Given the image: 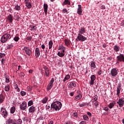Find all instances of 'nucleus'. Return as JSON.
<instances>
[{"label":"nucleus","mask_w":124,"mask_h":124,"mask_svg":"<svg viewBox=\"0 0 124 124\" xmlns=\"http://www.w3.org/2000/svg\"><path fill=\"white\" fill-rule=\"evenodd\" d=\"M62 103L60 101L53 102L50 107L51 109H54L55 111H60L62 109Z\"/></svg>","instance_id":"1"},{"label":"nucleus","mask_w":124,"mask_h":124,"mask_svg":"<svg viewBox=\"0 0 124 124\" xmlns=\"http://www.w3.org/2000/svg\"><path fill=\"white\" fill-rule=\"evenodd\" d=\"M11 38V36L9 34H5L3 35L0 39L1 42L2 43H4L7 41L8 39H10Z\"/></svg>","instance_id":"2"},{"label":"nucleus","mask_w":124,"mask_h":124,"mask_svg":"<svg viewBox=\"0 0 124 124\" xmlns=\"http://www.w3.org/2000/svg\"><path fill=\"white\" fill-rule=\"evenodd\" d=\"M23 51H25V54L28 55V56H31L32 54V51H31V49L29 47L24 46L23 49Z\"/></svg>","instance_id":"3"},{"label":"nucleus","mask_w":124,"mask_h":124,"mask_svg":"<svg viewBox=\"0 0 124 124\" xmlns=\"http://www.w3.org/2000/svg\"><path fill=\"white\" fill-rule=\"evenodd\" d=\"M54 82H55V80L54 78H51L49 83H48L47 87V91H50L53 88V86H54Z\"/></svg>","instance_id":"4"},{"label":"nucleus","mask_w":124,"mask_h":124,"mask_svg":"<svg viewBox=\"0 0 124 124\" xmlns=\"http://www.w3.org/2000/svg\"><path fill=\"white\" fill-rule=\"evenodd\" d=\"M0 111L2 112L1 115L4 118H6V117L8 116V113L7 112V111H6V109H5V108H4V107H2L1 108Z\"/></svg>","instance_id":"5"},{"label":"nucleus","mask_w":124,"mask_h":124,"mask_svg":"<svg viewBox=\"0 0 124 124\" xmlns=\"http://www.w3.org/2000/svg\"><path fill=\"white\" fill-rule=\"evenodd\" d=\"M79 40V41H81V42H83L84 41H85V40H87V38L81 34H78V36L77 37V38L76 39V40Z\"/></svg>","instance_id":"6"},{"label":"nucleus","mask_w":124,"mask_h":124,"mask_svg":"<svg viewBox=\"0 0 124 124\" xmlns=\"http://www.w3.org/2000/svg\"><path fill=\"white\" fill-rule=\"evenodd\" d=\"M110 75L112 77H115V76H117V75H118V70H117V68H114L111 69L110 71Z\"/></svg>","instance_id":"7"},{"label":"nucleus","mask_w":124,"mask_h":124,"mask_svg":"<svg viewBox=\"0 0 124 124\" xmlns=\"http://www.w3.org/2000/svg\"><path fill=\"white\" fill-rule=\"evenodd\" d=\"M121 91H122V84L119 83L117 87L116 92L117 96H120V93H121Z\"/></svg>","instance_id":"8"},{"label":"nucleus","mask_w":124,"mask_h":124,"mask_svg":"<svg viewBox=\"0 0 124 124\" xmlns=\"http://www.w3.org/2000/svg\"><path fill=\"white\" fill-rule=\"evenodd\" d=\"M19 108L21 110L23 111L27 109V103L26 102H23L21 104L19 105Z\"/></svg>","instance_id":"9"},{"label":"nucleus","mask_w":124,"mask_h":124,"mask_svg":"<svg viewBox=\"0 0 124 124\" xmlns=\"http://www.w3.org/2000/svg\"><path fill=\"white\" fill-rule=\"evenodd\" d=\"M117 104H118L119 107H123L124 105V98H120L118 101L117 102Z\"/></svg>","instance_id":"10"},{"label":"nucleus","mask_w":124,"mask_h":124,"mask_svg":"<svg viewBox=\"0 0 124 124\" xmlns=\"http://www.w3.org/2000/svg\"><path fill=\"white\" fill-rule=\"evenodd\" d=\"M77 13L81 16L82 13H83V9H82V5L79 4L78 5V8L77 9Z\"/></svg>","instance_id":"11"},{"label":"nucleus","mask_w":124,"mask_h":124,"mask_svg":"<svg viewBox=\"0 0 124 124\" xmlns=\"http://www.w3.org/2000/svg\"><path fill=\"white\" fill-rule=\"evenodd\" d=\"M117 61H119V62H124V54H120L119 56H117Z\"/></svg>","instance_id":"12"},{"label":"nucleus","mask_w":124,"mask_h":124,"mask_svg":"<svg viewBox=\"0 0 124 124\" xmlns=\"http://www.w3.org/2000/svg\"><path fill=\"white\" fill-rule=\"evenodd\" d=\"M44 69L45 70V74L46 77H49V75L50 74V71L49 70V68L46 66L44 67Z\"/></svg>","instance_id":"13"},{"label":"nucleus","mask_w":124,"mask_h":124,"mask_svg":"<svg viewBox=\"0 0 124 124\" xmlns=\"http://www.w3.org/2000/svg\"><path fill=\"white\" fill-rule=\"evenodd\" d=\"M26 6L30 9L31 8V1L30 0H25Z\"/></svg>","instance_id":"14"},{"label":"nucleus","mask_w":124,"mask_h":124,"mask_svg":"<svg viewBox=\"0 0 124 124\" xmlns=\"http://www.w3.org/2000/svg\"><path fill=\"white\" fill-rule=\"evenodd\" d=\"M96 78L95 77V76L94 75H93L91 77V80H90V85H94V80H95Z\"/></svg>","instance_id":"15"},{"label":"nucleus","mask_w":124,"mask_h":124,"mask_svg":"<svg viewBox=\"0 0 124 124\" xmlns=\"http://www.w3.org/2000/svg\"><path fill=\"white\" fill-rule=\"evenodd\" d=\"M35 56H36V57L38 58V57L40 56V50H39V48L37 47L35 48Z\"/></svg>","instance_id":"16"},{"label":"nucleus","mask_w":124,"mask_h":124,"mask_svg":"<svg viewBox=\"0 0 124 124\" xmlns=\"http://www.w3.org/2000/svg\"><path fill=\"white\" fill-rule=\"evenodd\" d=\"M90 66L91 67V69H95V68H96V65H95V62L94 61H91Z\"/></svg>","instance_id":"17"},{"label":"nucleus","mask_w":124,"mask_h":124,"mask_svg":"<svg viewBox=\"0 0 124 124\" xmlns=\"http://www.w3.org/2000/svg\"><path fill=\"white\" fill-rule=\"evenodd\" d=\"M35 110H36V108L33 106H31L29 108V111L30 113H32V114H33V113L35 112Z\"/></svg>","instance_id":"18"},{"label":"nucleus","mask_w":124,"mask_h":124,"mask_svg":"<svg viewBox=\"0 0 124 124\" xmlns=\"http://www.w3.org/2000/svg\"><path fill=\"white\" fill-rule=\"evenodd\" d=\"M44 9L45 15L46 16H47V13H48V4L46 3L44 4Z\"/></svg>","instance_id":"19"},{"label":"nucleus","mask_w":124,"mask_h":124,"mask_svg":"<svg viewBox=\"0 0 124 124\" xmlns=\"http://www.w3.org/2000/svg\"><path fill=\"white\" fill-rule=\"evenodd\" d=\"M84 32H86V28L81 27V28L79 30L78 34H83Z\"/></svg>","instance_id":"20"},{"label":"nucleus","mask_w":124,"mask_h":124,"mask_svg":"<svg viewBox=\"0 0 124 124\" xmlns=\"http://www.w3.org/2000/svg\"><path fill=\"white\" fill-rule=\"evenodd\" d=\"M121 47L118 45H115L113 46V50L115 52H119Z\"/></svg>","instance_id":"21"},{"label":"nucleus","mask_w":124,"mask_h":124,"mask_svg":"<svg viewBox=\"0 0 124 124\" xmlns=\"http://www.w3.org/2000/svg\"><path fill=\"white\" fill-rule=\"evenodd\" d=\"M8 20L10 23L13 22V16L11 15H9L7 17Z\"/></svg>","instance_id":"22"},{"label":"nucleus","mask_w":124,"mask_h":124,"mask_svg":"<svg viewBox=\"0 0 124 124\" xmlns=\"http://www.w3.org/2000/svg\"><path fill=\"white\" fill-rule=\"evenodd\" d=\"M64 43L66 46H67V47H68V46H70V40L67 39H65L64 40Z\"/></svg>","instance_id":"23"},{"label":"nucleus","mask_w":124,"mask_h":124,"mask_svg":"<svg viewBox=\"0 0 124 124\" xmlns=\"http://www.w3.org/2000/svg\"><path fill=\"white\" fill-rule=\"evenodd\" d=\"M4 76L5 79V82L6 83H9L10 82V80L9 79V78H8V76H7V74H4Z\"/></svg>","instance_id":"24"},{"label":"nucleus","mask_w":124,"mask_h":124,"mask_svg":"<svg viewBox=\"0 0 124 124\" xmlns=\"http://www.w3.org/2000/svg\"><path fill=\"white\" fill-rule=\"evenodd\" d=\"M68 4V5H70V1L69 0H64L62 5L63 6Z\"/></svg>","instance_id":"25"},{"label":"nucleus","mask_w":124,"mask_h":124,"mask_svg":"<svg viewBox=\"0 0 124 124\" xmlns=\"http://www.w3.org/2000/svg\"><path fill=\"white\" fill-rule=\"evenodd\" d=\"M115 106V101L112 102V103H110L108 105V107L110 109H112Z\"/></svg>","instance_id":"26"},{"label":"nucleus","mask_w":124,"mask_h":124,"mask_svg":"<svg viewBox=\"0 0 124 124\" xmlns=\"http://www.w3.org/2000/svg\"><path fill=\"white\" fill-rule=\"evenodd\" d=\"M15 111H16V108H15V107H12L10 110L11 113L14 114V113H15Z\"/></svg>","instance_id":"27"},{"label":"nucleus","mask_w":124,"mask_h":124,"mask_svg":"<svg viewBox=\"0 0 124 124\" xmlns=\"http://www.w3.org/2000/svg\"><path fill=\"white\" fill-rule=\"evenodd\" d=\"M70 79V75H67L64 78V79L63 80V82H65L67 81V80H69Z\"/></svg>","instance_id":"28"},{"label":"nucleus","mask_w":124,"mask_h":124,"mask_svg":"<svg viewBox=\"0 0 124 124\" xmlns=\"http://www.w3.org/2000/svg\"><path fill=\"white\" fill-rule=\"evenodd\" d=\"M81 98H82V95L80 94H79V95H77L75 97V100H79V99H81Z\"/></svg>","instance_id":"29"},{"label":"nucleus","mask_w":124,"mask_h":124,"mask_svg":"<svg viewBox=\"0 0 124 124\" xmlns=\"http://www.w3.org/2000/svg\"><path fill=\"white\" fill-rule=\"evenodd\" d=\"M48 45H49V49H52V47H53V41L52 40L49 41L48 43Z\"/></svg>","instance_id":"30"},{"label":"nucleus","mask_w":124,"mask_h":124,"mask_svg":"<svg viewBox=\"0 0 124 124\" xmlns=\"http://www.w3.org/2000/svg\"><path fill=\"white\" fill-rule=\"evenodd\" d=\"M13 120L11 119H9L6 122V124H13Z\"/></svg>","instance_id":"31"},{"label":"nucleus","mask_w":124,"mask_h":124,"mask_svg":"<svg viewBox=\"0 0 124 124\" xmlns=\"http://www.w3.org/2000/svg\"><path fill=\"white\" fill-rule=\"evenodd\" d=\"M15 10H17V11H20V10H21V7L18 5H16L15 6Z\"/></svg>","instance_id":"32"},{"label":"nucleus","mask_w":124,"mask_h":124,"mask_svg":"<svg viewBox=\"0 0 124 124\" xmlns=\"http://www.w3.org/2000/svg\"><path fill=\"white\" fill-rule=\"evenodd\" d=\"M47 101H48V98L47 97H46L43 99L42 103L45 104V103H46Z\"/></svg>","instance_id":"33"},{"label":"nucleus","mask_w":124,"mask_h":124,"mask_svg":"<svg viewBox=\"0 0 124 124\" xmlns=\"http://www.w3.org/2000/svg\"><path fill=\"white\" fill-rule=\"evenodd\" d=\"M57 55L58 56H59V57H60L61 58H62V57H64V53L62 52H59Z\"/></svg>","instance_id":"34"},{"label":"nucleus","mask_w":124,"mask_h":124,"mask_svg":"<svg viewBox=\"0 0 124 124\" xmlns=\"http://www.w3.org/2000/svg\"><path fill=\"white\" fill-rule=\"evenodd\" d=\"M4 98H5V96H3L2 94H0V103L4 101Z\"/></svg>","instance_id":"35"},{"label":"nucleus","mask_w":124,"mask_h":124,"mask_svg":"<svg viewBox=\"0 0 124 124\" xmlns=\"http://www.w3.org/2000/svg\"><path fill=\"white\" fill-rule=\"evenodd\" d=\"M9 90H10V86L8 85L5 86V91L6 92H9Z\"/></svg>","instance_id":"36"},{"label":"nucleus","mask_w":124,"mask_h":124,"mask_svg":"<svg viewBox=\"0 0 124 124\" xmlns=\"http://www.w3.org/2000/svg\"><path fill=\"white\" fill-rule=\"evenodd\" d=\"M20 39V38L18 36H16L14 38V40L15 41H16V42H18V41H19Z\"/></svg>","instance_id":"37"},{"label":"nucleus","mask_w":124,"mask_h":124,"mask_svg":"<svg viewBox=\"0 0 124 124\" xmlns=\"http://www.w3.org/2000/svg\"><path fill=\"white\" fill-rule=\"evenodd\" d=\"M31 31H35L36 29H37V27H36L35 26L31 25Z\"/></svg>","instance_id":"38"},{"label":"nucleus","mask_w":124,"mask_h":124,"mask_svg":"<svg viewBox=\"0 0 124 124\" xmlns=\"http://www.w3.org/2000/svg\"><path fill=\"white\" fill-rule=\"evenodd\" d=\"M33 102L32 100H30L28 102V106H31V105H33Z\"/></svg>","instance_id":"39"},{"label":"nucleus","mask_w":124,"mask_h":124,"mask_svg":"<svg viewBox=\"0 0 124 124\" xmlns=\"http://www.w3.org/2000/svg\"><path fill=\"white\" fill-rule=\"evenodd\" d=\"M83 119L85 121H89V117L86 115H83Z\"/></svg>","instance_id":"40"},{"label":"nucleus","mask_w":124,"mask_h":124,"mask_svg":"<svg viewBox=\"0 0 124 124\" xmlns=\"http://www.w3.org/2000/svg\"><path fill=\"white\" fill-rule=\"evenodd\" d=\"M73 116L74 118H78V113L77 112H73Z\"/></svg>","instance_id":"41"},{"label":"nucleus","mask_w":124,"mask_h":124,"mask_svg":"<svg viewBox=\"0 0 124 124\" xmlns=\"http://www.w3.org/2000/svg\"><path fill=\"white\" fill-rule=\"evenodd\" d=\"M20 94L22 96H24V95H26L27 94V93L26 92L21 91L20 92Z\"/></svg>","instance_id":"42"},{"label":"nucleus","mask_w":124,"mask_h":124,"mask_svg":"<svg viewBox=\"0 0 124 124\" xmlns=\"http://www.w3.org/2000/svg\"><path fill=\"white\" fill-rule=\"evenodd\" d=\"M22 120H23V122H29V120L28 119V117H23Z\"/></svg>","instance_id":"43"},{"label":"nucleus","mask_w":124,"mask_h":124,"mask_svg":"<svg viewBox=\"0 0 124 124\" xmlns=\"http://www.w3.org/2000/svg\"><path fill=\"white\" fill-rule=\"evenodd\" d=\"M22 123H23V122L22 121V120H21V119H18L17 120V124H22Z\"/></svg>","instance_id":"44"},{"label":"nucleus","mask_w":124,"mask_h":124,"mask_svg":"<svg viewBox=\"0 0 124 124\" xmlns=\"http://www.w3.org/2000/svg\"><path fill=\"white\" fill-rule=\"evenodd\" d=\"M32 38V37H31V36H28V37L26 38V39H27L28 41H31Z\"/></svg>","instance_id":"45"},{"label":"nucleus","mask_w":124,"mask_h":124,"mask_svg":"<svg viewBox=\"0 0 124 124\" xmlns=\"http://www.w3.org/2000/svg\"><path fill=\"white\" fill-rule=\"evenodd\" d=\"M97 97H98V96L97 95H95V96H94L93 97V102H94V101H96V100H97Z\"/></svg>","instance_id":"46"},{"label":"nucleus","mask_w":124,"mask_h":124,"mask_svg":"<svg viewBox=\"0 0 124 124\" xmlns=\"http://www.w3.org/2000/svg\"><path fill=\"white\" fill-rule=\"evenodd\" d=\"M68 87L70 89H72V88H73V87L72 86V82H70V83L68 84Z\"/></svg>","instance_id":"47"},{"label":"nucleus","mask_w":124,"mask_h":124,"mask_svg":"<svg viewBox=\"0 0 124 124\" xmlns=\"http://www.w3.org/2000/svg\"><path fill=\"white\" fill-rule=\"evenodd\" d=\"M13 45H10L7 46V49H11V48H13Z\"/></svg>","instance_id":"48"},{"label":"nucleus","mask_w":124,"mask_h":124,"mask_svg":"<svg viewBox=\"0 0 124 124\" xmlns=\"http://www.w3.org/2000/svg\"><path fill=\"white\" fill-rule=\"evenodd\" d=\"M98 75H101L102 74V70H99L97 72Z\"/></svg>","instance_id":"49"},{"label":"nucleus","mask_w":124,"mask_h":124,"mask_svg":"<svg viewBox=\"0 0 124 124\" xmlns=\"http://www.w3.org/2000/svg\"><path fill=\"white\" fill-rule=\"evenodd\" d=\"M71 83H72V86L74 87V88H75V87H76V83H75V82H73Z\"/></svg>","instance_id":"50"},{"label":"nucleus","mask_w":124,"mask_h":124,"mask_svg":"<svg viewBox=\"0 0 124 124\" xmlns=\"http://www.w3.org/2000/svg\"><path fill=\"white\" fill-rule=\"evenodd\" d=\"M94 104L96 107L98 106V105H99V102H98V101L95 102Z\"/></svg>","instance_id":"51"},{"label":"nucleus","mask_w":124,"mask_h":124,"mask_svg":"<svg viewBox=\"0 0 124 124\" xmlns=\"http://www.w3.org/2000/svg\"><path fill=\"white\" fill-rule=\"evenodd\" d=\"M21 17L19 16H16V20L17 21H20Z\"/></svg>","instance_id":"52"},{"label":"nucleus","mask_w":124,"mask_h":124,"mask_svg":"<svg viewBox=\"0 0 124 124\" xmlns=\"http://www.w3.org/2000/svg\"><path fill=\"white\" fill-rule=\"evenodd\" d=\"M27 89L29 91H31L32 90V89L31 88V87H30V86H28Z\"/></svg>","instance_id":"53"},{"label":"nucleus","mask_w":124,"mask_h":124,"mask_svg":"<svg viewBox=\"0 0 124 124\" xmlns=\"http://www.w3.org/2000/svg\"><path fill=\"white\" fill-rule=\"evenodd\" d=\"M63 12L64 13H66L67 14V10L66 9H63Z\"/></svg>","instance_id":"54"},{"label":"nucleus","mask_w":124,"mask_h":124,"mask_svg":"<svg viewBox=\"0 0 124 124\" xmlns=\"http://www.w3.org/2000/svg\"><path fill=\"white\" fill-rule=\"evenodd\" d=\"M21 77H24L25 76V74L23 72L20 73Z\"/></svg>","instance_id":"55"},{"label":"nucleus","mask_w":124,"mask_h":124,"mask_svg":"<svg viewBox=\"0 0 124 124\" xmlns=\"http://www.w3.org/2000/svg\"><path fill=\"white\" fill-rule=\"evenodd\" d=\"M3 57H5V54L0 53V58H2Z\"/></svg>","instance_id":"56"},{"label":"nucleus","mask_w":124,"mask_h":124,"mask_svg":"<svg viewBox=\"0 0 124 124\" xmlns=\"http://www.w3.org/2000/svg\"><path fill=\"white\" fill-rule=\"evenodd\" d=\"M79 124H86V121H81Z\"/></svg>","instance_id":"57"},{"label":"nucleus","mask_w":124,"mask_h":124,"mask_svg":"<svg viewBox=\"0 0 124 124\" xmlns=\"http://www.w3.org/2000/svg\"><path fill=\"white\" fill-rule=\"evenodd\" d=\"M70 95L71 96H73L74 95V92H73L70 93Z\"/></svg>","instance_id":"58"},{"label":"nucleus","mask_w":124,"mask_h":124,"mask_svg":"<svg viewBox=\"0 0 124 124\" xmlns=\"http://www.w3.org/2000/svg\"><path fill=\"white\" fill-rule=\"evenodd\" d=\"M101 9H105V5H103L101 6Z\"/></svg>","instance_id":"59"},{"label":"nucleus","mask_w":124,"mask_h":124,"mask_svg":"<svg viewBox=\"0 0 124 124\" xmlns=\"http://www.w3.org/2000/svg\"><path fill=\"white\" fill-rule=\"evenodd\" d=\"M41 47L42 49H45V45H44V44L42 45Z\"/></svg>","instance_id":"60"},{"label":"nucleus","mask_w":124,"mask_h":124,"mask_svg":"<svg viewBox=\"0 0 124 124\" xmlns=\"http://www.w3.org/2000/svg\"><path fill=\"white\" fill-rule=\"evenodd\" d=\"M104 110L105 111H108L109 110V108L108 107H105Z\"/></svg>","instance_id":"61"},{"label":"nucleus","mask_w":124,"mask_h":124,"mask_svg":"<svg viewBox=\"0 0 124 124\" xmlns=\"http://www.w3.org/2000/svg\"><path fill=\"white\" fill-rule=\"evenodd\" d=\"M87 115L89 116V117H91L92 116V113L90 112H87Z\"/></svg>","instance_id":"62"},{"label":"nucleus","mask_w":124,"mask_h":124,"mask_svg":"<svg viewBox=\"0 0 124 124\" xmlns=\"http://www.w3.org/2000/svg\"><path fill=\"white\" fill-rule=\"evenodd\" d=\"M1 62L2 64H3V63H4V62H5V60L2 59Z\"/></svg>","instance_id":"63"},{"label":"nucleus","mask_w":124,"mask_h":124,"mask_svg":"<svg viewBox=\"0 0 124 124\" xmlns=\"http://www.w3.org/2000/svg\"><path fill=\"white\" fill-rule=\"evenodd\" d=\"M77 93L78 95L81 94V91H80L79 90H78Z\"/></svg>","instance_id":"64"}]
</instances>
